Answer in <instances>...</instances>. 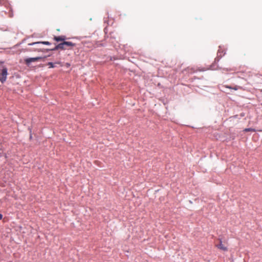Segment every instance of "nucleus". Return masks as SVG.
<instances>
[{"mask_svg":"<svg viewBox=\"0 0 262 262\" xmlns=\"http://www.w3.org/2000/svg\"><path fill=\"white\" fill-rule=\"evenodd\" d=\"M66 36L64 35L59 36H54L53 39L54 40L58 42V41H63L66 39Z\"/></svg>","mask_w":262,"mask_h":262,"instance_id":"obj_5","label":"nucleus"},{"mask_svg":"<svg viewBox=\"0 0 262 262\" xmlns=\"http://www.w3.org/2000/svg\"><path fill=\"white\" fill-rule=\"evenodd\" d=\"M226 87L227 88H229V89H233L234 90H237V88L236 86H235V87H234L233 88H232L231 86H226Z\"/></svg>","mask_w":262,"mask_h":262,"instance_id":"obj_11","label":"nucleus"},{"mask_svg":"<svg viewBox=\"0 0 262 262\" xmlns=\"http://www.w3.org/2000/svg\"><path fill=\"white\" fill-rule=\"evenodd\" d=\"M0 5H4L6 8L9 9V11L8 12L9 16L10 17H12L13 16L12 9L8 0H0Z\"/></svg>","mask_w":262,"mask_h":262,"instance_id":"obj_2","label":"nucleus"},{"mask_svg":"<svg viewBox=\"0 0 262 262\" xmlns=\"http://www.w3.org/2000/svg\"><path fill=\"white\" fill-rule=\"evenodd\" d=\"M244 131L245 132H255V130L252 128H245Z\"/></svg>","mask_w":262,"mask_h":262,"instance_id":"obj_9","label":"nucleus"},{"mask_svg":"<svg viewBox=\"0 0 262 262\" xmlns=\"http://www.w3.org/2000/svg\"><path fill=\"white\" fill-rule=\"evenodd\" d=\"M220 244H219L216 246L217 248H219L221 250H222L224 251H227L228 248L226 247H225V246H224V245L222 244V242L221 239H220Z\"/></svg>","mask_w":262,"mask_h":262,"instance_id":"obj_6","label":"nucleus"},{"mask_svg":"<svg viewBox=\"0 0 262 262\" xmlns=\"http://www.w3.org/2000/svg\"><path fill=\"white\" fill-rule=\"evenodd\" d=\"M7 74L8 73L7 68H3L2 70V72L1 73L0 76V81L2 83L4 82L6 80Z\"/></svg>","mask_w":262,"mask_h":262,"instance_id":"obj_3","label":"nucleus"},{"mask_svg":"<svg viewBox=\"0 0 262 262\" xmlns=\"http://www.w3.org/2000/svg\"><path fill=\"white\" fill-rule=\"evenodd\" d=\"M187 70H188V72L190 73H193L196 71V70L194 69V68H188Z\"/></svg>","mask_w":262,"mask_h":262,"instance_id":"obj_8","label":"nucleus"},{"mask_svg":"<svg viewBox=\"0 0 262 262\" xmlns=\"http://www.w3.org/2000/svg\"><path fill=\"white\" fill-rule=\"evenodd\" d=\"M37 43H42V44L46 45H50L51 44V43L49 41H39V42H35L29 43V45L31 46V45H34L35 44H37Z\"/></svg>","mask_w":262,"mask_h":262,"instance_id":"obj_7","label":"nucleus"},{"mask_svg":"<svg viewBox=\"0 0 262 262\" xmlns=\"http://www.w3.org/2000/svg\"><path fill=\"white\" fill-rule=\"evenodd\" d=\"M41 59V57L28 58L25 59V62L27 64H29L31 62L37 61Z\"/></svg>","mask_w":262,"mask_h":262,"instance_id":"obj_4","label":"nucleus"},{"mask_svg":"<svg viewBox=\"0 0 262 262\" xmlns=\"http://www.w3.org/2000/svg\"><path fill=\"white\" fill-rule=\"evenodd\" d=\"M3 215L2 214H0V220H2L3 219Z\"/></svg>","mask_w":262,"mask_h":262,"instance_id":"obj_12","label":"nucleus"},{"mask_svg":"<svg viewBox=\"0 0 262 262\" xmlns=\"http://www.w3.org/2000/svg\"><path fill=\"white\" fill-rule=\"evenodd\" d=\"M55 63L60 64V62H56Z\"/></svg>","mask_w":262,"mask_h":262,"instance_id":"obj_13","label":"nucleus"},{"mask_svg":"<svg viewBox=\"0 0 262 262\" xmlns=\"http://www.w3.org/2000/svg\"><path fill=\"white\" fill-rule=\"evenodd\" d=\"M48 65L49 66L50 68H53L55 67L54 66V63L51 62H48Z\"/></svg>","mask_w":262,"mask_h":262,"instance_id":"obj_10","label":"nucleus"},{"mask_svg":"<svg viewBox=\"0 0 262 262\" xmlns=\"http://www.w3.org/2000/svg\"><path fill=\"white\" fill-rule=\"evenodd\" d=\"M75 43H73L72 42L63 41L62 42L59 43L51 50L55 51L58 49L69 50L75 47Z\"/></svg>","mask_w":262,"mask_h":262,"instance_id":"obj_1","label":"nucleus"}]
</instances>
